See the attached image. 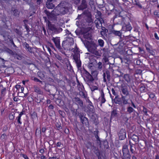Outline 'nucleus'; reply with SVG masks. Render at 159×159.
<instances>
[{
    "mask_svg": "<svg viewBox=\"0 0 159 159\" xmlns=\"http://www.w3.org/2000/svg\"><path fill=\"white\" fill-rule=\"evenodd\" d=\"M52 40L54 42L56 47L60 52H62V51H63V50L60 44V38L59 37L55 38L53 37Z\"/></svg>",
    "mask_w": 159,
    "mask_h": 159,
    "instance_id": "nucleus-10",
    "label": "nucleus"
},
{
    "mask_svg": "<svg viewBox=\"0 0 159 159\" xmlns=\"http://www.w3.org/2000/svg\"><path fill=\"white\" fill-rule=\"evenodd\" d=\"M124 78L128 83L130 81V76L129 74H125L124 76Z\"/></svg>",
    "mask_w": 159,
    "mask_h": 159,
    "instance_id": "nucleus-37",
    "label": "nucleus"
},
{
    "mask_svg": "<svg viewBox=\"0 0 159 159\" xmlns=\"http://www.w3.org/2000/svg\"><path fill=\"white\" fill-rule=\"evenodd\" d=\"M132 2L134 5H136L139 7V0H132Z\"/></svg>",
    "mask_w": 159,
    "mask_h": 159,
    "instance_id": "nucleus-56",
    "label": "nucleus"
},
{
    "mask_svg": "<svg viewBox=\"0 0 159 159\" xmlns=\"http://www.w3.org/2000/svg\"><path fill=\"white\" fill-rule=\"evenodd\" d=\"M102 143L105 148H108L109 147L108 143L106 140L102 141Z\"/></svg>",
    "mask_w": 159,
    "mask_h": 159,
    "instance_id": "nucleus-45",
    "label": "nucleus"
},
{
    "mask_svg": "<svg viewBox=\"0 0 159 159\" xmlns=\"http://www.w3.org/2000/svg\"><path fill=\"white\" fill-rule=\"evenodd\" d=\"M0 35L2 36L5 39H6L9 35L7 31L5 30H2L0 32Z\"/></svg>",
    "mask_w": 159,
    "mask_h": 159,
    "instance_id": "nucleus-32",
    "label": "nucleus"
},
{
    "mask_svg": "<svg viewBox=\"0 0 159 159\" xmlns=\"http://www.w3.org/2000/svg\"><path fill=\"white\" fill-rule=\"evenodd\" d=\"M124 157L122 159H130L131 155L129 153L124 155Z\"/></svg>",
    "mask_w": 159,
    "mask_h": 159,
    "instance_id": "nucleus-54",
    "label": "nucleus"
},
{
    "mask_svg": "<svg viewBox=\"0 0 159 159\" xmlns=\"http://www.w3.org/2000/svg\"><path fill=\"white\" fill-rule=\"evenodd\" d=\"M84 31H83L80 28L77 29L75 31V33L78 36L83 34Z\"/></svg>",
    "mask_w": 159,
    "mask_h": 159,
    "instance_id": "nucleus-36",
    "label": "nucleus"
},
{
    "mask_svg": "<svg viewBox=\"0 0 159 159\" xmlns=\"http://www.w3.org/2000/svg\"><path fill=\"white\" fill-rule=\"evenodd\" d=\"M111 33L113 34H114L116 36H119L120 37V39L121 38V35L122 34V33L120 31H116L115 30H111Z\"/></svg>",
    "mask_w": 159,
    "mask_h": 159,
    "instance_id": "nucleus-30",
    "label": "nucleus"
},
{
    "mask_svg": "<svg viewBox=\"0 0 159 159\" xmlns=\"http://www.w3.org/2000/svg\"><path fill=\"white\" fill-rule=\"evenodd\" d=\"M118 116V113L116 110L113 109L111 112V115L110 117V121L112 119L115 117H117Z\"/></svg>",
    "mask_w": 159,
    "mask_h": 159,
    "instance_id": "nucleus-26",
    "label": "nucleus"
},
{
    "mask_svg": "<svg viewBox=\"0 0 159 159\" xmlns=\"http://www.w3.org/2000/svg\"><path fill=\"white\" fill-rule=\"evenodd\" d=\"M57 0H47L46 3V7L49 9L54 8L55 7L54 3Z\"/></svg>",
    "mask_w": 159,
    "mask_h": 159,
    "instance_id": "nucleus-14",
    "label": "nucleus"
},
{
    "mask_svg": "<svg viewBox=\"0 0 159 159\" xmlns=\"http://www.w3.org/2000/svg\"><path fill=\"white\" fill-rule=\"evenodd\" d=\"M122 151L123 155L129 153V151L128 148V145H125L123 146Z\"/></svg>",
    "mask_w": 159,
    "mask_h": 159,
    "instance_id": "nucleus-28",
    "label": "nucleus"
},
{
    "mask_svg": "<svg viewBox=\"0 0 159 159\" xmlns=\"http://www.w3.org/2000/svg\"><path fill=\"white\" fill-rule=\"evenodd\" d=\"M23 46L26 49H27L30 46L29 44L26 42H25L23 43Z\"/></svg>",
    "mask_w": 159,
    "mask_h": 159,
    "instance_id": "nucleus-64",
    "label": "nucleus"
},
{
    "mask_svg": "<svg viewBox=\"0 0 159 159\" xmlns=\"http://www.w3.org/2000/svg\"><path fill=\"white\" fill-rule=\"evenodd\" d=\"M28 5L30 6V8L32 10H35V7L34 5V3L33 2H31L30 3H28Z\"/></svg>",
    "mask_w": 159,
    "mask_h": 159,
    "instance_id": "nucleus-49",
    "label": "nucleus"
},
{
    "mask_svg": "<svg viewBox=\"0 0 159 159\" xmlns=\"http://www.w3.org/2000/svg\"><path fill=\"white\" fill-rule=\"evenodd\" d=\"M48 26L49 29L52 31V34H57L62 30V29L61 27L51 24L49 21H48Z\"/></svg>",
    "mask_w": 159,
    "mask_h": 159,
    "instance_id": "nucleus-6",
    "label": "nucleus"
},
{
    "mask_svg": "<svg viewBox=\"0 0 159 159\" xmlns=\"http://www.w3.org/2000/svg\"><path fill=\"white\" fill-rule=\"evenodd\" d=\"M127 111L129 113H131L134 110V109L131 107H128L127 108Z\"/></svg>",
    "mask_w": 159,
    "mask_h": 159,
    "instance_id": "nucleus-58",
    "label": "nucleus"
},
{
    "mask_svg": "<svg viewBox=\"0 0 159 159\" xmlns=\"http://www.w3.org/2000/svg\"><path fill=\"white\" fill-rule=\"evenodd\" d=\"M15 32L19 35H21L22 34V32L21 31H20L17 29H16L15 30Z\"/></svg>",
    "mask_w": 159,
    "mask_h": 159,
    "instance_id": "nucleus-61",
    "label": "nucleus"
},
{
    "mask_svg": "<svg viewBox=\"0 0 159 159\" xmlns=\"http://www.w3.org/2000/svg\"><path fill=\"white\" fill-rule=\"evenodd\" d=\"M44 97L42 95H37L36 97H35V101L38 103H40V102H43V99Z\"/></svg>",
    "mask_w": 159,
    "mask_h": 159,
    "instance_id": "nucleus-25",
    "label": "nucleus"
},
{
    "mask_svg": "<svg viewBox=\"0 0 159 159\" xmlns=\"http://www.w3.org/2000/svg\"><path fill=\"white\" fill-rule=\"evenodd\" d=\"M90 119L93 121V123L96 125H97L99 123L98 119L96 117L93 115L91 116Z\"/></svg>",
    "mask_w": 159,
    "mask_h": 159,
    "instance_id": "nucleus-31",
    "label": "nucleus"
},
{
    "mask_svg": "<svg viewBox=\"0 0 159 159\" xmlns=\"http://www.w3.org/2000/svg\"><path fill=\"white\" fill-rule=\"evenodd\" d=\"M112 102H115L116 104H121L123 102V100L121 98L118 97V96H116L114 99H113L112 98Z\"/></svg>",
    "mask_w": 159,
    "mask_h": 159,
    "instance_id": "nucleus-20",
    "label": "nucleus"
},
{
    "mask_svg": "<svg viewBox=\"0 0 159 159\" xmlns=\"http://www.w3.org/2000/svg\"><path fill=\"white\" fill-rule=\"evenodd\" d=\"M56 126L57 128V130H59L62 129V127L61 126V124L59 121H57L56 123Z\"/></svg>",
    "mask_w": 159,
    "mask_h": 159,
    "instance_id": "nucleus-39",
    "label": "nucleus"
},
{
    "mask_svg": "<svg viewBox=\"0 0 159 159\" xmlns=\"http://www.w3.org/2000/svg\"><path fill=\"white\" fill-rule=\"evenodd\" d=\"M91 28L89 27L85 28L83 34L84 37V39L83 38L84 40L85 39H90L91 37V34L88 31L91 29ZM81 38L82 39V38L80 39H81Z\"/></svg>",
    "mask_w": 159,
    "mask_h": 159,
    "instance_id": "nucleus-11",
    "label": "nucleus"
},
{
    "mask_svg": "<svg viewBox=\"0 0 159 159\" xmlns=\"http://www.w3.org/2000/svg\"><path fill=\"white\" fill-rule=\"evenodd\" d=\"M55 56L56 58L58 60L60 61L61 62H62L63 61V60L62 57L58 54H55Z\"/></svg>",
    "mask_w": 159,
    "mask_h": 159,
    "instance_id": "nucleus-55",
    "label": "nucleus"
},
{
    "mask_svg": "<svg viewBox=\"0 0 159 159\" xmlns=\"http://www.w3.org/2000/svg\"><path fill=\"white\" fill-rule=\"evenodd\" d=\"M80 122L82 124L86 127L89 128V119L86 117L84 115V114L80 118Z\"/></svg>",
    "mask_w": 159,
    "mask_h": 159,
    "instance_id": "nucleus-13",
    "label": "nucleus"
},
{
    "mask_svg": "<svg viewBox=\"0 0 159 159\" xmlns=\"http://www.w3.org/2000/svg\"><path fill=\"white\" fill-rule=\"evenodd\" d=\"M130 151L132 153L137 154L139 152V143H136L132 145H130Z\"/></svg>",
    "mask_w": 159,
    "mask_h": 159,
    "instance_id": "nucleus-12",
    "label": "nucleus"
},
{
    "mask_svg": "<svg viewBox=\"0 0 159 159\" xmlns=\"http://www.w3.org/2000/svg\"><path fill=\"white\" fill-rule=\"evenodd\" d=\"M65 42L66 45L67 44L68 46H71L73 45L74 43L73 38L71 37H68L66 40Z\"/></svg>",
    "mask_w": 159,
    "mask_h": 159,
    "instance_id": "nucleus-17",
    "label": "nucleus"
},
{
    "mask_svg": "<svg viewBox=\"0 0 159 159\" xmlns=\"http://www.w3.org/2000/svg\"><path fill=\"white\" fill-rule=\"evenodd\" d=\"M93 143H92L90 142H88L86 145V147L88 148L91 149L92 147H93Z\"/></svg>",
    "mask_w": 159,
    "mask_h": 159,
    "instance_id": "nucleus-41",
    "label": "nucleus"
},
{
    "mask_svg": "<svg viewBox=\"0 0 159 159\" xmlns=\"http://www.w3.org/2000/svg\"><path fill=\"white\" fill-rule=\"evenodd\" d=\"M108 63L109 65V70L110 71L112 72H113L114 70V68L116 67V66L114 65V64H111L109 62H108Z\"/></svg>",
    "mask_w": 159,
    "mask_h": 159,
    "instance_id": "nucleus-35",
    "label": "nucleus"
},
{
    "mask_svg": "<svg viewBox=\"0 0 159 159\" xmlns=\"http://www.w3.org/2000/svg\"><path fill=\"white\" fill-rule=\"evenodd\" d=\"M15 113L12 112L10 113L9 115V118L10 120H13L15 118Z\"/></svg>",
    "mask_w": 159,
    "mask_h": 159,
    "instance_id": "nucleus-47",
    "label": "nucleus"
},
{
    "mask_svg": "<svg viewBox=\"0 0 159 159\" xmlns=\"http://www.w3.org/2000/svg\"><path fill=\"white\" fill-rule=\"evenodd\" d=\"M105 73L106 75H107V77L108 81H109L111 80V75L110 74V71L109 70H107L106 71Z\"/></svg>",
    "mask_w": 159,
    "mask_h": 159,
    "instance_id": "nucleus-44",
    "label": "nucleus"
},
{
    "mask_svg": "<svg viewBox=\"0 0 159 159\" xmlns=\"http://www.w3.org/2000/svg\"><path fill=\"white\" fill-rule=\"evenodd\" d=\"M92 75L93 77V78L94 79H96L97 78V75L98 74V73L96 71H92Z\"/></svg>",
    "mask_w": 159,
    "mask_h": 159,
    "instance_id": "nucleus-43",
    "label": "nucleus"
},
{
    "mask_svg": "<svg viewBox=\"0 0 159 159\" xmlns=\"http://www.w3.org/2000/svg\"><path fill=\"white\" fill-rule=\"evenodd\" d=\"M99 133V131L97 129H96V130L94 131L93 134L96 139H100L98 135Z\"/></svg>",
    "mask_w": 159,
    "mask_h": 159,
    "instance_id": "nucleus-40",
    "label": "nucleus"
},
{
    "mask_svg": "<svg viewBox=\"0 0 159 159\" xmlns=\"http://www.w3.org/2000/svg\"><path fill=\"white\" fill-rule=\"evenodd\" d=\"M44 89L48 93L49 95H52L54 97L56 95V93L57 91V88L55 85L49 84H45Z\"/></svg>",
    "mask_w": 159,
    "mask_h": 159,
    "instance_id": "nucleus-4",
    "label": "nucleus"
},
{
    "mask_svg": "<svg viewBox=\"0 0 159 159\" xmlns=\"http://www.w3.org/2000/svg\"><path fill=\"white\" fill-rule=\"evenodd\" d=\"M131 139H132L136 143H139V136L135 135L133 134L131 136Z\"/></svg>",
    "mask_w": 159,
    "mask_h": 159,
    "instance_id": "nucleus-34",
    "label": "nucleus"
},
{
    "mask_svg": "<svg viewBox=\"0 0 159 159\" xmlns=\"http://www.w3.org/2000/svg\"><path fill=\"white\" fill-rule=\"evenodd\" d=\"M81 40L83 42L85 47L87 48L88 50L95 55L99 56V53L97 50L98 45L94 41L89 42L86 39L84 40L81 38Z\"/></svg>",
    "mask_w": 159,
    "mask_h": 159,
    "instance_id": "nucleus-3",
    "label": "nucleus"
},
{
    "mask_svg": "<svg viewBox=\"0 0 159 159\" xmlns=\"http://www.w3.org/2000/svg\"><path fill=\"white\" fill-rule=\"evenodd\" d=\"M73 58L76 64L77 68L79 70H81V63L80 60V54L79 53L77 52L73 55Z\"/></svg>",
    "mask_w": 159,
    "mask_h": 159,
    "instance_id": "nucleus-8",
    "label": "nucleus"
},
{
    "mask_svg": "<svg viewBox=\"0 0 159 159\" xmlns=\"http://www.w3.org/2000/svg\"><path fill=\"white\" fill-rule=\"evenodd\" d=\"M58 112L59 113V114L63 117H64L65 115V112L63 111H62L61 110H59L58 111Z\"/></svg>",
    "mask_w": 159,
    "mask_h": 159,
    "instance_id": "nucleus-57",
    "label": "nucleus"
},
{
    "mask_svg": "<svg viewBox=\"0 0 159 159\" xmlns=\"http://www.w3.org/2000/svg\"><path fill=\"white\" fill-rule=\"evenodd\" d=\"M74 100L76 104L80 107H83V101L78 97H75L74 98Z\"/></svg>",
    "mask_w": 159,
    "mask_h": 159,
    "instance_id": "nucleus-19",
    "label": "nucleus"
},
{
    "mask_svg": "<svg viewBox=\"0 0 159 159\" xmlns=\"http://www.w3.org/2000/svg\"><path fill=\"white\" fill-rule=\"evenodd\" d=\"M34 90L35 92L39 94H42L41 91L37 87L34 88Z\"/></svg>",
    "mask_w": 159,
    "mask_h": 159,
    "instance_id": "nucleus-50",
    "label": "nucleus"
},
{
    "mask_svg": "<svg viewBox=\"0 0 159 159\" xmlns=\"http://www.w3.org/2000/svg\"><path fill=\"white\" fill-rule=\"evenodd\" d=\"M44 12L46 14L48 19L51 21H57V16H59L54 10V9L50 12L47 9H44Z\"/></svg>",
    "mask_w": 159,
    "mask_h": 159,
    "instance_id": "nucleus-5",
    "label": "nucleus"
},
{
    "mask_svg": "<svg viewBox=\"0 0 159 159\" xmlns=\"http://www.w3.org/2000/svg\"><path fill=\"white\" fill-rule=\"evenodd\" d=\"M132 27L129 24H124L122 26V30L125 32L130 31L132 29Z\"/></svg>",
    "mask_w": 159,
    "mask_h": 159,
    "instance_id": "nucleus-18",
    "label": "nucleus"
},
{
    "mask_svg": "<svg viewBox=\"0 0 159 159\" xmlns=\"http://www.w3.org/2000/svg\"><path fill=\"white\" fill-rule=\"evenodd\" d=\"M71 7V5L70 3L62 1L54 8V10L59 16H62L67 13Z\"/></svg>",
    "mask_w": 159,
    "mask_h": 159,
    "instance_id": "nucleus-2",
    "label": "nucleus"
},
{
    "mask_svg": "<svg viewBox=\"0 0 159 159\" xmlns=\"http://www.w3.org/2000/svg\"><path fill=\"white\" fill-rule=\"evenodd\" d=\"M93 152L96 155V156L98 158V159H102L101 156V152L98 149L94 151Z\"/></svg>",
    "mask_w": 159,
    "mask_h": 159,
    "instance_id": "nucleus-33",
    "label": "nucleus"
},
{
    "mask_svg": "<svg viewBox=\"0 0 159 159\" xmlns=\"http://www.w3.org/2000/svg\"><path fill=\"white\" fill-rule=\"evenodd\" d=\"M6 88H4L2 90H1V96H3L5 95L6 93Z\"/></svg>",
    "mask_w": 159,
    "mask_h": 159,
    "instance_id": "nucleus-59",
    "label": "nucleus"
},
{
    "mask_svg": "<svg viewBox=\"0 0 159 159\" xmlns=\"http://www.w3.org/2000/svg\"><path fill=\"white\" fill-rule=\"evenodd\" d=\"M98 43L99 45L101 47H102L104 46V42L102 39H100L98 40Z\"/></svg>",
    "mask_w": 159,
    "mask_h": 159,
    "instance_id": "nucleus-46",
    "label": "nucleus"
},
{
    "mask_svg": "<svg viewBox=\"0 0 159 159\" xmlns=\"http://www.w3.org/2000/svg\"><path fill=\"white\" fill-rule=\"evenodd\" d=\"M126 131L125 129H121L118 133L119 139L120 140H123L126 138Z\"/></svg>",
    "mask_w": 159,
    "mask_h": 159,
    "instance_id": "nucleus-15",
    "label": "nucleus"
},
{
    "mask_svg": "<svg viewBox=\"0 0 159 159\" xmlns=\"http://www.w3.org/2000/svg\"><path fill=\"white\" fill-rule=\"evenodd\" d=\"M140 111L143 112L145 115H148L147 109L144 106H140Z\"/></svg>",
    "mask_w": 159,
    "mask_h": 159,
    "instance_id": "nucleus-38",
    "label": "nucleus"
},
{
    "mask_svg": "<svg viewBox=\"0 0 159 159\" xmlns=\"http://www.w3.org/2000/svg\"><path fill=\"white\" fill-rule=\"evenodd\" d=\"M76 20V25L80 27V25L84 27H92L93 23L91 12L88 10L84 11L81 14L78 15Z\"/></svg>",
    "mask_w": 159,
    "mask_h": 159,
    "instance_id": "nucleus-1",
    "label": "nucleus"
},
{
    "mask_svg": "<svg viewBox=\"0 0 159 159\" xmlns=\"http://www.w3.org/2000/svg\"><path fill=\"white\" fill-rule=\"evenodd\" d=\"M80 95L81 96V97L87 100L88 99V98L87 97V96L86 95L85 93V91H83L80 92Z\"/></svg>",
    "mask_w": 159,
    "mask_h": 159,
    "instance_id": "nucleus-42",
    "label": "nucleus"
},
{
    "mask_svg": "<svg viewBox=\"0 0 159 159\" xmlns=\"http://www.w3.org/2000/svg\"><path fill=\"white\" fill-rule=\"evenodd\" d=\"M25 28L26 29V31L27 32V34H29V33L30 30L29 29V26L28 25H27L26 24H25Z\"/></svg>",
    "mask_w": 159,
    "mask_h": 159,
    "instance_id": "nucleus-63",
    "label": "nucleus"
},
{
    "mask_svg": "<svg viewBox=\"0 0 159 159\" xmlns=\"http://www.w3.org/2000/svg\"><path fill=\"white\" fill-rule=\"evenodd\" d=\"M87 2L86 0H82L81 4L78 7L79 10H83L87 7Z\"/></svg>",
    "mask_w": 159,
    "mask_h": 159,
    "instance_id": "nucleus-16",
    "label": "nucleus"
},
{
    "mask_svg": "<svg viewBox=\"0 0 159 159\" xmlns=\"http://www.w3.org/2000/svg\"><path fill=\"white\" fill-rule=\"evenodd\" d=\"M88 102L89 104H88L87 107L88 109L90 112L93 113L94 112V107L93 105L92 102L89 99H88Z\"/></svg>",
    "mask_w": 159,
    "mask_h": 159,
    "instance_id": "nucleus-22",
    "label": "nucleus"
},
{
    "mask_svg": "<svg viewBox=\"0 0 159 159\" xmlns=\"http://www.w3.org/2000/svg\"><path fill=\"white\" fill-rule=\"evenodd\" d=\"M97 144L98 146H99L100 147H101L102 143V141L100 139H96Z\"/></svg>",
    "mask_w": 159,
    "mask_h": 159,
    "instance_id": "nucleus-52",
    "label": "nucleus"
},
{
    "mask_svg": "<svg viewBox=\"0 0 159 159\" xmlns=\"http://www.w3.org/2000/svg\"><path fill=\"white\" fill-rule=\"evenodd\" d=\"M7 51L8 53L12 55L15 58H17L18 60H20V59L18 57H20L15 52H13L12 50L9 49H7Z\"/></svg>",
    "mask_w": 159,
    "mask_h": 159,
    "instance_id": "nucleus-27",
    "label": "nucleus"
},
{
    "mask_svg": "<svg viewBox=\"0 0 159 159\" xmlns=\"http://www.w3.org/2000/svg\"><path fill=\"white\" fill-rule=\"evenodd\" d=\"M84 113L83 112H80L79 111L78 109H76V111L75 113L74 114L75 117H77L78 116L79 118L82 117V116L84 114Z\"/></svg>",
    "mask_w": 159,
    "mask_h": 159,
    "instance_id": "nucleus-29",
    "label": "nucleus"
},
{
    "mask_svg": "<svg viewBox=\"0 0 159 159\" xmlns=\"http://www.w3.org/2000/svg\"><path fill=\"white\" fill-rule=\"evenodd\" d=\"M92 91H93L96 90L98 89V87L96 86H92L91 84L90 86H89Z\"/></svg>",
    "mask_w": 159,
    "mask_h": 159,
    "instance_id": "nucleus-53",
    "label": "nucleus"
},
{
    "mask_svg": "<svg viewBox=\"0 0 159 159\" xmlns=\"http://www.w3.org/2000/svg\"><path fill=\"white\" fill-rule=\"evenodd\" d=\"M123 93L125 95V96H122V99L123 100V103L124 104H126L129 103L128 100V97H129V94L126 89L123 88L122 89Z\"/></svg>",
    "mask_w": 159,
    "mask_h": 159,
    "instance_id": "nucleus-9",
    "label": "nucleus"
},
{
    "mask_svg": "<svg viewBox=\"0 0 159 159\" xmlns=\"http://www.w3.org/2000/svg\"><path fill=\"white\" fill-rule=\"evenodd\" d=\"M139 70L136 69L135 70L134 73V76L135 79V82L139 84Z\"/></svg>",
    "mask_w": 159,
    "mask_h": 159,
    "instance_id": "nucleus-23",
    "label": "nucleus"
},
{
    "mask_svg": "<svg viewBox=\"0 0 159 159\" xmlns=\"http://www.w3.org/2000/svg\"><path fill=\"white\" fill-rule=\"evenodd\" d=\"M55 102L59 106H60V105H62L61 103L62 102V101L60 99H57Z\"/></svg>",
    "mask_w": 159,
    "mask_h": 159,
    "instance_id": "nucleus-48",
    "label": "nucleus"
},
{
    "mask_svg": "<svg viewBox=\"0 0 159 159\" xmlns=\"http://www.w3.org/2000/svg\"><path fill=\"white\" fill-rule=\"evenodd\" d=\"M11 13L14 16L18 17L20 14V11L12 7L11 10Z\"/></svg>",
    "mask_w": 159,
    "mask_h": 159,
    "instance_id": "nucleus-21",
    "label": "nucleus"
},
{
    "mask_svg": "<svg viewBox=\"0 0 159 159\" xmlns=\"http://www.w3.org/2000/svg\"><path fill=\"white\" fill-rule=\"evenodd\" d=\"M21 117L19 116H18L16 118V120H17V122L18 124H22V122L20 121Z\"/></svg>",
    "mask_w": 159,
    "mask_h": 159,
    "instance_id": "nucleus-62",
    "label": "nucleus"
},
{
    "mask_svg": "<svg viewBox=\"0 0 159 159\" xmlns=\"http://www.w3.org/2000/svg\"><path fill=\"white\" fill-rule=\"evenodd\" d=\"M84 75L85 77V78H84L85 81L89 86H90V84L93 83L94 79L92 75L87 71H85Z\"/></svg>",
    "mask_w": 159,
    "mask_h": 159,
    "instance_id": "nucleus-7",
    "label": "nucleus"
},
{
    "mask_svg": "<svg viewBox=\"0 0 159 159\" xmlns=\"http://www.w3.org/2000/svg\"><path fill=\"white\" fill-rule=\"evenodd\" d=\"M137 55V57H138V54H135L134 56V59H135V60H134V67L135 68H138L139 65V60L138 59V58H136V56Z\"/></svg>",
    "mask_w": 159,
    "mask_h": 159,
    "instance_id": "nucleus-24",
    "label": "nucleus"
},
{
    "mask_svg": "<svg viewBox=\"0 0 159 159\" xmlns=\"http://www.w3.org/2000/svg\"><path fill=\"white\" fill-rule=\"evenodd\" d=\"M31 116L33 120L36 119L37 117V113L35 112H33L31 114Z\"/></svg>",
    "mask_w": 159,
    "mask_h": 159,
    "instance_id": "nucleus-51",
    "label": "nucleus"
},
{
    "mask_svg": "<svg viewBox=\"0 0 159 159\" xmlns=\"http://www.w3.org/2000/svg\"><path fill=\"white\" fill-rule=\"evenodd\" d=\"M101 27V29L102 30V31L104 32V33H107L108 32V30L106 29L104 27L102 26Z\"/></svg>",
    "mask_w": 159,
    "mask_h": 159,
    "instance_id": "nucleus-60",
    "label": "nucleus"
}]
</instances>
